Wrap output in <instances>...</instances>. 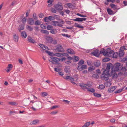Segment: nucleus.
Segmentation results:
<instances>
[{
    "label": "nucleus",
    "mask_w": 127,
    "mask_h": 127,
    "mask_svg": "<svg viewBox=\"0 0 127 127\" xmlns=\"http://www.w3.org/2000/svg\"><path fill=\"white\" fill-rule=\"evenodd\" d=\"M100 53H102L104 56L107 57H113V58H117L119 55L117 52L114 53V51L111 50L110 48H108L105 50L104 49H101L100 50Z\"/></svg>",
    "instance_id": "1"
},
{
    "label": "nucleus",
    "mask_w": 127,
    "mask_h": 127,
    "mask_svg": "<svg viewBox=\"0 0 127 127\" xmlns=\"http://www.w3.org/2000/svg\"><path fill=\"white\" fill-rule=\"evenodd\" d=\"M122 65L121 63H117L115 64L113 69L111 71V75L114 78H116L118 77L117 73L118 71L121 70L123 69Z\"/></svg>",
    "instance_id": "2"
},
{
    "label": "nucleus",
    "mask_w": 127,
    "mask_h": 127,
    "mask_svg": "<svg viewBox=\"0 0 127 127\" xmlns=\"http://www.w3.org/2000/svg\"><path fill=\"white\" fill-rule=\"evenodd\" d=\"M79 85L82 88V89L84 90L87 89L88 91L92 93H94L95 91L94 88H90L91 86V85L90 84H80Z\"/></svg>",
    "instance_id": "3"
},
{
    "label": "nucleus",
    "mask_w": 127,
    "mask_h": 127,
    "mask_svg": "<svg viewBox=\"0 0 127 127\" xmlns=\"http://www.w3.org/2000/svg\"><path fill=\"white\" fill-rule=\"evenodd\" d=\"M109 73L103 71L102 74L101 75V77L102 80H107L108 79Z\"/></svg>",
    "instance_id": "4"
},
{
    "label": "nucleus",
    "mask_w": 127,
    "mask_h": 127,
    "mask_svg": "<svg viewBox=\"0 0 127 127\" xmlns=\"http://www.w3.org/2000/svg\"><path fill=\"white\" fill-rule=\"evenodd\" d=\"M127 50V48L125 46H122L121 47L119 53V56L120 57L124 55V50Z\"/></svg>",
    "instance_id": "5"
},
{
    "label": "nucleus",
    "mask_w": 127,
    "mask_h": 127,
    "mask_svg": "<svg viewBox=\"0 0 127 127\" xmlns=\"http://www.w3.org/2000/svg\"><path fill=\"white\" fill-rule=\"evenodd\" d=\"M111 68L112 71L113 69V67L111 63L108 64L106 67L105 70L104 71L105 72L109 73L110 68Z\"/></svg>",
    "instance_id": "6"
},
{
    "label": "nucleus",
    "mask_w": 127,
    "mask_h": 127,
    "mask_svg": "<svg viewBox=\"0 0 127 127\" xmlns=\"http://www.w3.org/2000/svg\"><path fill=\"white\" fill-rule=\"evenodd\" d=\"M92 54L96 57H98L99 56L100 54H102V53H100V52L99 53V50L96 49L93 52L91 53Z\"/></svg>",
    "instance_id": "7"
},
{
    "label": "nucleus",
    "mask_w": 127,
    "mask_h": 127,
    "mask_svg": "<svg viewBox=\"0 0 127 127\" xmlns=\"http://www.w3.org/2000/svg\"><path fill=\"white\" fill-rule=\"evenodd\" d=\"M87 68V66L86 65L83 64L81 65H78L77 69L79 71H82L84 69Z\"/></svg>",
    "instance_id": "8"
},
{
    "label": "nucleus",
    "mask_w": 127,
    "mask_h": 127,
    "mask_svg": "<svg viewBox=\"0 0 127 127\" xmlns=\"http://www.w3.org/2000/svg\"><path fill=\"white\" fill-rule=\"evenodd\" d=\"M56 9L60 11L63 9V7L62 5V4L59 3L55 6Z\"/></svg>",
    "instance_id": "9"
},
{
    "label": "nucleus",
    "mask_w": 127,
    "mask_h": 127,
    "mask_svg": "<svg viewBox=\"0 0 127 127\" xmlns=\"http://www.w3.org/2000/svg\"><path fill=\"white\" fill-rule=\"evenodd\" d=\"M50 58L52 59V61L54 62L55 63H58L60 60V59L55 57H50Z\"/></svg>",
    "instance_id": "10"
},
{
    "label": "nucleus",
    "mask_w": 127,
    "mask_h": 127,
    "mask_svg": "<svg viewBox=\"0 0 127 127\" xmlns=\"http://www.w3.org/2000/svg\"><path fill=\"white\" fill-rule=\"evenodd\" d=\"M52 24L55 26L62 27L63 26L62 25L59 24V22L56 21H53L52 22Z\"/></svg>",
    "instance_id": "11"
},
{
    "label": "nucleus",
    "mask_w": 127,
    "mask_h": 127,
    "mask_svg": "<svg viewBox=\"0 0 127 127\" xmlns=\"http://www.w3.org/2000/svg\"><path fill=\"white\" fill-rule=\"evenodd\" d=\"M65 79L66 80L69 79L71 81V82L73 84H76V83L73 82L74 81V79L73 78L69 76H67Z\"/></svg>",
    "instance_id": "12"
},
{
    "label": "nucleus",
    "mask_w": 127,
    "mask_h": 127,
    "mask_svg": "<svg viewBox=\"0 0 127 127\" xmlns=\"http://www.w3.org/2000/svg\"><path fill=\"white\" fill-rule=\"evenodd\" d=\"M57 50L59 52H62L64 51V49L60 45H57L56 48Z\"/></svg>",
    "instance_id": "13"
},
{
    "label": "nucleus",
    "mask_w": 127,
    "mask_h": 127,
    "mask_svg": "<svg viewBox=\"0 0 127 127\" xmlns=\"http://www.w3.org/2000/svg\"><path fill=\"white\" fill-rule=\"evenodd\" d=\"M87 19L86 18H76L75 19H73V20L75 21L82 22L84 21H85Z\"/></svg>",
    "instance_id": "14"
},
{
    "label": "nucleus",
    "mask_w": 127,
    "mask_h": 127,
    "mask_svg": "<svg viewBox=\"0 0 127 127\" xmlns=\"http://www.w3.org/2000/svg\"><path fill=\"white\" fill-rule=\"evenodd\" d=\"M39 120L37 119L33 120L31 122L30 124L31 125H36L39 123Z\"/></svg>",
    "instance_id": "15"
},
{
    "label": "nucleus",
    "mask_w": 127,
    "mask_h": 127,
    "mask_svg": "<svg viewBox=\"0 0 127 127\" xmlns=\"http://www.w3.org/2000/svg\"><path fill=\"white\" fill-rule=\"evenodd\" d=\"M68 53L70 54L74 55L75 54V52L72 49L69 48L67 50Z\"/></svg>",
    "instance_id": "16"
},
{
    "label": "nucleus",
    "mask_w": 127,
    "mask_h": 127,
    "mask_svg": "<svg viewBox=\"0 0 127 127\" xmlns=\"http://www.w3.org/2000/svg\"><path fill=\"white\" fill-rule=\"evenodd\" d=\"M116 87L115 86H114L111 87L108 89V91L110 93H111L114 91L116 89Z\"/></svg>",
    "instance_id": "17"
},
{
    "label": "nucleus",
    "mask_w": 127,
    "mask_h": 127,
    "mask_svg": "<svg viewBox=\"0 0 127 127\" xmlns=\"http://www.w3.org/2000/svg\"><path fill=\"white\" fill-rule=\"evenodd\" d=\"M28 23L30 25H33L34 24L33 19L32 18H29L28 20Z\"/></svg>",
    "instance_id": "18"
},
{
    "label": "nucleus",
    "mask_w": 127,
    "mask_h": 127,
    "mask_svg": "<svg viewBox=\"0 0 127 127\" xmlns=\"http://www.w3.org/2000/svg\"><path fill=\"white\" fill-rule=\"evenodd\" d=\"M27 39L28 41L31 43H34L35 42V40L30 36H28Z\"/></svg>",
    "instance_id": "19"
},
{
    "label": "nucleus",
    "mask_w": 127,
    "mask_h": 127,
    "mask_svg": "<svg viewBox=\"0 0 127 127\" xmlns=\"http://www.w3.org/2000/svg\"><path fill=\"white\" fill-rule=\"evenodd\" d=\"M53 1V0H48L47 1V3H49L47 5L48 7H50L53 5L52 4V2Z\"/></svg>",
    "instance_id": "20"
},
{
    "label": "nucleus",
    "mask_w": 127,
    "mask_h": 127,
    "mask_svg": "<svg viewBox=\"0 0 127 127\" xmlns=\"http://www.w3.org/2000/svg\"><path fill=\"white\" fill-rule=\"evenodd\" d=\"M50 32L53 34H56L57 32V30L55 29H52L50 31Z\"/></svg>",
    "instance_id": "21"
},
{
    "label": "nucleus",
    "mask_w": 127,
    "mask_h": 127,
    "mask_svg": "<svg viewBox=\"0 0 127 127\" xmlns=\"http://www.w3.org/2000/svg\"><path fill=\"white\" fill-rule=\"evenodd\" d=\"M54 56L59 57H61L63 56L62 53H57L54 54Z\"/></svg>",
    "instance_id": "22"
},
{
    "label": "nucleus",
    "mask_w": 127,
    "mask_h": 127,
    "mask_svg": "<svg viewBox=\"0 0 127 127\" xmlns=\"http://www.w3.org/2000/svg\"><path fill=\"white\" fill-rule=\"evenodd\" d=\"M110 6L114 10H116L117 8V5L114 4H110Z\"/></svg>",
    "instance_id": "23"
},
{
    "label": "nucleus",
    "mask_w": 127,
    "mask_h": 127,
    "mask_svg": "<svg viewBox=\"0 0 127 127\" xmlns=\"http://www.w3.org/2000/svg\"><path fill=\"white\" fill-rule=\"evenodd\" d=\"M14 40L16 42H17L18 39V37L17 35L15 34L13 35Z\"/></svg>",
    "instance_id": "24"
},
{
    "label": "nucleus",
    "mask_w": 127,
    "mask_h": 127,
    "mask_svg": "<svg viewBox=\"0 0 127 127\" xmlns=\"http://www.w3.org/2000/svg\"><path fill=\"white\" fill-rule=\"evenodd\" d=\"M107 11L108 14L109 15H112L113 14V11L109 8L107 9Z\"/></svg>",
    "instance_id": "25"
},
{
    "label": "nucleus",
    "mask_w": 127,
    "mask_h": 127,
    "mask_svg": "<svg viewBox=\"0 0 127 127\" xmlns=\"http://www.w3.org/2000/svg\"><path fill=\"white\" fill-rule=\"evenodd\" d=\"M21 36L23 38H26L27 36V34L25 32H23L21 33Z\"/></svg>",
    "instance_id": "26"
},
{
    "label": "nucleus",
    "mask_w": 127,
    "mask_h": 127,
    "mask_svg": "<svg viewBox=\"0 0 127 127\" xmlns=\"http://www.w3.org/2000/svg\"><path fill=\"white\" fill-rule=\"evenodd\" d=\"M94 64L95 66L97 67L100 65V63L99 61H97L95 62Z\"/></svg>",
    "instance_id": "27"
},
{
    "label": "nucleus",
    "mask_w": 127,
    "mask_h": 127,
    "mask_svg": "<svg viewBox=\"0 0 127 127\" xmlns=\"http://www.w3.org/2000/svg\"><path fill=\"white\" fill-rule=\"evenodd\" d=\"M8 104H9L12 105H15L16 106L18 105V103H16L15 102H9L8 103Z\"/></svg>",
    "instance_id": "28"
},
{
    "label": "nucleus",
    "mask_w": 127,
    "mask_h": 127,
    "mask_svg": "<svg viewBox=\"0 0 127 127\" xmlns=\"http://www.w3.org/2000/svg\"><path fill=\"white\" fill-rule=\"evenodd\" d=\"M90 122H87L82 127H88L90 124Z\"/></svg>",
    "instance_id": "29"
},
{
    "label": "nucleus",
    "mask_w": 127,
    "mask_h": 127,
    "mask_svg": "<svg viewBox=\"0 0 127 127\" xmlns=\"http://www.w3.org/2000/svg\"><path fill=\"white\" fill-rule=\"evenodd\" d=\"M26 27L27 29L30 31H31L33 30V29L32 27H31L28 25H27Z\"/></svg>",
    "instance_id": "30"
},
{
    "label": "nucleus",
    "mask_w": 127,
    "mask_h": 127,
    "mask_svg": "<svg viewBox=\"0 0 127 127\" xmlns=\"http://www.w3.org/2000/svg\"><path fill=\"white\" fill-rule=\"evenodd\" d=\"M84 64V61L82 60H81L78 63V65H82V64Z\"/></svg>",
    "instance_id": "31"
},
{
    "label": "nucleus",
    "mask_w": 127,
    "mask_h": 127,
    "mask_svg": "<svg viewBox=\"0 0 127 127\" xmlns=\"http://www.w3.org/2000/svg\"><path fill=\"white\" fill-rule=\"evenodd\" d=\"M41 95L42 97H44L47 96L48 95V94L46 92H44L41 93Z\"/></svg>",
    "instance_id": "32"
},
{
    "label": "nucleus",
    "mask_w": 127,
    "mask_h": 127,
    "mask_svg": "<svg viewBox=\"0 0 127 127\" xmlns=\"http://www.w3.org/2000/svg\"><path fill=\"white\" fill-rule=\"evenodd\" d=\"M94 95L95 96L98 97H100L101 96V94H98L96 93H94Z\"/></svg>",
    "instance_id": "33"
},
{
    "label": "nucleus",
    "mask_w": 127,
    "mask_h": 127,
    "mask_svg": "<svg viewBox=\"0 0 127 127\" xmlns=\"http://www.w3.org/2000/svg\"><path fill=\"white\" fill-rule=\"evenodd\" d=\"M53 29V27L51 25H48L47 27V29L48 30H51Z\"/></svg>",
    "instance_id": "34"
},
{
    "label": "nucleus",
    "mask_w": 127,
    "mask_h": 127,
    "mask_svg": "<svg viewBox=\"0 0 127 127\" xmlns=\"http://www.w3.org/2000/svg\"><path fill=\"white\" fill-rule=\"evenodd\" d=\"M99 88L101 89H103L105 88V86L102 84L100 85L99 86Z\"/></svg>",
    "instance_id": "35"
},
{
    "label": "nucleus",
    "mask_w": 127,
    "mask_h": 127,
    "mask_svg": "<svg viewBox=\"0 0 127 127\" xmlns=\"http://www.w3.org/2000/svg\"><path fill=\"white\" fill-rule=\"evenodd\" d=\"M66 5L69 8H72L73 6L72 4L71 3H67L66 4Z\"/></svg>",
    "instance_id": "36"
},
{
    "label": "nucleus",
    "mask_w": 127,
    "mask_h": 127,
    "mask_svg": "<svg viewBox=\"0 0 127 127\" xmlns=\"http://www.w3.org/2000/svg\"><path fill=\"white\" fill-rule=\"evenodd\" d=\"M40 24V21L39 20H36L35 21V24L36 25H39Z\"/></svg>",
    "instance_id": "37"
},
{
    "label": "nucleus",
    "mask_w": 127,
    "mask_h": 127,
    "mask_svg": "<svg viewBox=\"0 0 127 127\" xmlns=\"http://www.w3.org/2000/svg\"><path fill=\"white\" fill-rule=\"evenodd\" d=\"M33 18L37 20V16L36 14L35 13H34L33 15Z\"/></svg>",
    "instance_id": "38"
},
{
    "label": "nucleus",
    "mask_w": 127,
    "mask_h": 127,
    "mask_svg": "<svg viewBox=\"0 0 127 127\" xmlns=\"http://www.w3.org/2000/svg\"><path fill=\"white\" fill-rule=\"evenodd\" d=\"M59 106L58 105H55L53 106L52 107H51L50 109L51 110H53V109H56L57 108H58Z\"/></svg>",
    "instance_id": "39"
},
{
    "label": "nucleus",
    "mask_w": 127,
    "mask_h": 127,
    "mask_svg": "<svg viewBox=\"0 0 127 127\" xmlns=\"http://www.w3.org/2000/svg\"><path fill=\"white\" fill-rule=\"evenodd\" d=\"M92 77L94 78H98L99 76L97 74H94L92 75Z\"/></svg>",
    "instance_id": "40"
},
{
    "label": "nucleus",
    "mask_w": 127,
    "mask_h": 127,
    "mask_svg": "<svg viewBox=\"0 0 127 127\" xmlns=\"http://www.w3.org/2000/svg\"><path fill=\"white\" fill-rule=\"evenodd\" d=\"M58 111H54L51 112L50 113V114L52 115H54L57 114L58 113Z\"/></svg>",
    "instance_id": "41"
},
{
    "label": "nucleus",
    "mask_w": 127,
    "mask_h": 127,
    "mask_svg": "<svg viewBox=\"0 0 127 127\" xmlns=\"http://www.w3.org/2000/svg\"><path fill=\"white\" fill-rule=\"evenodd\" d=\"M55 18H56L57 20H59L60 19V17L58 15H55L54 17Z\"/></svg>",
    "instance_id": "42"
},
{
    "label": "nucleus",
    "mask_w": 127,
    "mask_h": 127,
    "mask_svg": "<svg viewBox=\"0 0 127 127\" xmlns=\"http://www.w3.org/2000/svg\"><path fill=\"white\" fill-rule=\"evenodd\" d=\"M122 61L123 62H126V65L127 66V57L123 59Z\"/></svg>",
    "instance_id": "43"
},
{
    "label": "nucleus",
    "mask_w": 127,
    "mask_h": 127,
    "mask_svg": "<svg viewBox=\"0 0 127 127\" xmlns=\"http://www.w3.org/2000/svg\"><path fill=\"white\" fill-rule=\"evenodd\" d=\"M22 21L24 24H25L26 22V18L24 17L22 20Z\"/></svg>",
    "instance_id": "44"
},
{
    "label": "nucleus",
    "mask_w": 127,
    "mask_h": 127,
    "mask_svg": "<svg viewBox=\"0 0 127 127\" xmlns=\"http://www.w3.org/2000/svg\"><path fill=\"white\" fill-rule=\"evenodd\" d=\"M95 67L94 66H93L91 67H90L88 68V70H92L94 69Z\"/></svg>",
    "instance_id": "45"
},
{
    "label": "nucleus",
    "mask_w": 127,
    "mask_h": 127,
    "mask_svg": "<svg viewBox=\"0 0 127 127\" xmlns=\"http://www.w3.org/2000/svg\"><path fill=\"white\" fill-rule=\"evenodd\" d=\"M12 67H13V65L12 64H9L8 65V66L7 67V68L10 69L11 70L12 68Z\"/></svg>",
    "instance_id": "46"
},
{
    "label": "nucleus",
    "mask_w": 127,
    "mask_h": 127,
    "mask_svg": "<svg viewBox=\"0 0 127 127\" xmlns=\"http://www.w3.org/2000/svg\"><path fill=\"white\" fill-rule=\"evenodd\" d=\"M74 60L76 61H77L79 60V58L78 56H74Z\"/></svg>",
    "instance_id": "47"
},
{
    "label": "nucleus",
    "mask_w": 127,
    "mask_h": 127,
    "mask_svg": "<svg viewBox=\"0 0 127 127\" xmlns=\"http://www.w3.org/2000/svg\"><path fill=\"white\" fill-rule=\"evenodd\" d=\"M123 90L122 89H119L117 91H116L115 92V93L116 94L119 93L121 92Z\"/></svg>",
    "instance_id": "48"
},
{
    "label": "nucleus",
    "mask_w": 127,
    "mask_h": 127,
    "mask_svg": "<svg viewBox=\"0 0 127 127\" xmlns=\"http://www.w3.org/2000/svg\"><path fill=\"white\" fill-rule=\"evenodd\" d=\"M24 26H23V25H20L19 26V27H20V29L19 30L20 31V30H23L24 29Z\"/></svg>",
    "instance_id": "49"
},
{
    "label": "nucleus",
    "mask_w": 127,
    "mask_h": 127,
    "mask_svg": "<svg viewBox=\"0 0 127 127\" xmlns=\"http://www.w3.org/2000/svg\"><path fill=\"white\" fill-rule=\"evenodd\" d=\"M42 49L44 50H46V51L47 50H48V47L47 46L45 45H44V46L43 47Z\"/></svg>",
    "instance_id": "50"
},
{
    "label": "nucleus",
    "mask_w": 127,
    "mask_h": 127,
    "mask_svg": "<svg viewBox=\"0 0 127 127\" xmlns=\"http://www.w3.org/2000/svg\"><path fill=\"white\" fill-rule=\"evenodd\" d=\"M88 64L89 65H90L92 64V62L91 60H88L87 61Z\"/></svg>",
    "instance_id": "51"
},
{
    "label": "nucleus",
    "mask_w": 127,
    "mask_h": 127,
    "mask_svg": "<svg viewBox=\"0 0 127 127\" xmlns=\"http://www.w3.org/2000/svg\"><path fill=\"white\" fill-rule=\"evenodd\" d=\"M48 17L50 21L51 20H54V18L52 16H49Z\"/></svg>",
    "instance_id": "52"
},
{
    "label": "nucleus",
    "mask_w": 127,
    "mask_h": 127,
    "mask_svg": "<svg viewBox=\"0 0 127 127\" xmlns=\"http://www.w3.org/2000/svg\"><path fill=\"white\" fill-rule=\"evenodd\" d=\"M51 12L53 13H56V10L54 8H51Z\"/></svg>",
    "instance_id": "53"
},
{
    "label": "nucleus",
    "mask_w": 127,
    "mask_h": 127,
    "mask_svg": "<svg viewBox=\"0 0 127 127\" xmlns=\"http://www.w3.org/2000/svg\"><path fill=\"white\" fill-rule=\"evenodd\" d=\"M77 15L78 16L82 17H86V15H83L80 14L79 13H77Z\"/></svg>",
    "instance_id": "54"
},
{
    "label": "nucleus",
    "mask_w": 127,
    "mask_h": 127,
    "mask_svg": "<svg viewBox=\"0 0 127 127\" xmlns=\"http://www.w3.org/2000/svg\"><path fill=\"white\" fill-rule=\"evenodd\" d=\"M109 59L107 58H106L104 59L103 60V61L104 62H107L109 61Z\"/></svg>",
    "instance_id": "55"
},
{
    "label": "nucleus",
    "mask_w": 127,
    "mask_h": 127,
    "mask_svg": "<svg viewBox=\"0 0 127 127\" xmlns=\"http://www.w3.org/2000/svg\"><path fill=\"white\" fill-rule=\"evenodd\" d=\"M40 27L41 28L43 29H46V26L44 24H42L41 25Z\"/></svg>",
    "instance_id": "56"
},
{
    "label": "nucleus",
    "mask_w": 127,
    "mask_h": 127,
    "mask_svg": "<svg viewBox=\"0 0 127 127\" xmlns=\"http://www.w3.org/2000/svg\"><path fill=\"white\" fill-rule=\"evenodd\" d=\"M49 20V17H45L44 19V20L45 22H48Z\"/></svg>",
    "instance_id": "57"
},
{
    "label": "nucleus",
    "mask_w": 127,
    "mask_h": 127,
    "mask_svg": "<svg viewBox=\"0 0 127 127\" xmlns=\"http://www.w3.org/2000/svg\"><path fill=\"white\" fill-rule=\"evenodd\" d=\"M38 16L39 17L42 18L43 17L44 15L43 13H40L39 14Z\"/></svg>",
    "instance_id": "58"
},
{
    "label": "nucleus",
    "mask_w": 127,
    "mask_h": 127,
    "mask_svg": "<svg viewBox=\"0 0 127 127\" xmlns=\"http://www.w3.org/2000/svg\"><path fill=\"white\" fill-rule=\"evenodd\" d=\"M43 32L44 33H46V34H48L49 32L48 31L46 30H43Z\"/></svg>",
    "instance_id": "59"
},
{
    "label": "nucleus",
    "mask_w": 127,
    "mask_h": 127,
    "mask_svg": "<svg viewBox=\"0 0 127 127\" xmlns=\"http://www.w3.org/2000/svg\"><path fill=\"white\" fill-rule=\"evenodd\" d=\"M63 101L65 102V103H67V104L69 103L70 102L69 101H68L67 100H65L64 99Z\"/></svg>",
    "instance_id": "60"
},
{
    "label": "nucleus",
    "mask_w": 127,
    "mask_h": 127,
    "mask_svg": "<svg viewBox=\"0 0 127 127\" xmlns=\"http://www.w3.org/2000/svg\"><path fill=\"white\" fill-rule=\"evenodd\" d=\"M54 70L56 72H59L60 71V69L55 68H54Z\"/></svg>",
    "instance_id": "61"
},
{
    "label": "nucleus",
    "mask_w": 127,
    "mask_h": 127,
    "mask_svg": "<svg viewBox=\"0 0 127 127\" xmlns=\"http://www.w3.org/2000/svg\"><path fill=\"white\" fill-rule=\"evenodd\" d=\"M61 35H62L64 36H66L67 37H68V35L67 34H65L64 33H62L61 34Z\"/></svg>",
    "instance_id": "62"
},
{
    "label": "nucleus",
    "mask_w": 127,
    "mask_h": 127,
    "mask_svg": "<svg viewBox=\"0 0 127 127\" xmlns=\"http://www.w3.org/2000/svg\"><path fill=\"white\" fill-rule=\"evenodd\" d=\"M71 62L69 61H68L66 62L65 63L66 64H69L71 63Z\"/></svg>",
    "instance_id": "63"
},
{
    "label": "nucleus",
    "mask_w": 127,
    "mask_h": 127,
    "mask_svg": "<svg viewBox=\"0 0 127 127\" xmlns=\"http://www.w3.org/2000/svg\"><path fill=\"white\" fill-rule=\"evenodd\" d=\"M18 61L19 63L20 64H23V62L20 59H19L18 60Z\"/></svg>",
    "instance_id": "64"
}]
</instances>
